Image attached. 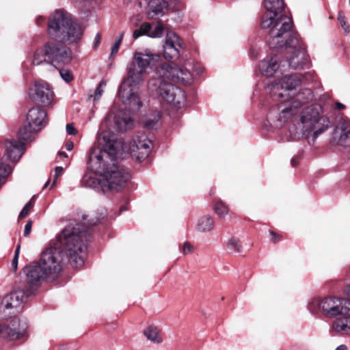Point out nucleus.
<instances>
[{"instance_id":"nucleus-11","label":"nucleus","mask_w":350,"mask_h":350,"mask_svg":"<svg viewBox=\"0 0 350 350\" xmlns=\"http://www.w3.org/2000/svg\"><path fill=\"white\" fill-rule=\"evenodd\" d=\"M301 80L302 79L298 75L284 76L278 83L271 85V96L275 100L291 99L299 93V92H295V90L300 85Z\"/></svg>"},{"instance_id":"nucleus-9","label":"nucleus","mask_w":350,"mask_h":350,"mask_svg":"<svg viewBox=\"0 0 350 350\" xmlns=\"http://www.w3.org/2000/svg\"><path fill=\"white\" fill-rule=\"evenodd\" d=\"M71 59V53L68 49L57 43L46 42L34 52L32 64L39 66L46 63L58 68L68 64Z\"/></svg>"},{"instance_id":"nucleus-45","label":"nucleus","mask_w":350,"mask_h":350,"mask_svg":"<svg viewBox=\"0 0 350 350\" xmlns=\"http://www.w3.org/2000/svg\"><path fill=\"white\" fill-rule=\"evenodd\" d=\"M18 263V258H13V260L12 262V268L14 272L17 270Z\"/></svg>"},{"instance_id":"nucleus-22","label":"nucleus","mask_w":350,"mask_h":350,"mask_svg":"<svg viewBox=\"0 0 350 350\" xmlns=\"http://www.w3.org/2000/svg\"><path fill=\"white\" fill-rule=\"evenodd\" d=\"M280 65L276 56H267L260 61L258 69L262 75L272 77L279 69Z\"/></svg>"},{"instance_id":"nucleus-14","label":"nucleus","mask_w":350,"mask_h":350,"mask_svg":"<svg viewBox=\"0 0 350 350\" xmlns=\"http://www.w3.org/2000/svg\"><path fill=\"white\" fill-rule=\"evenodd\" d=\"M112 123H113L112 126L120 131L131 129L134 125V121L129 115L123 111H117L115 107L111 109L107 116L103 122V126L104 124L110 125Z\"/></svg>"},{"instance_id":"nucleus-58","label":"nucleus","mask_w":350,"mask_h":350,"mask_svg":"<svg viewBox=\"0 0 350 350\" xmlns=\"http://www.w3.org/2000/svg\"><path fill=\"white\" fill-rule=\"evenodd\" d=\"M97 222H98L97 221H94V222L91 223V224L96 225L97 224Z\"/></svg>"},{"instance_id":"nucleus-18","label":"nucleus","mask_w":350,"mask_h":350,"mask_svg":"<svg viewBox=\"0 0 350 350\" xmlns=\"http://www.w3.org/2000/svg\"><path fill=\"white\" fill-rule=\"evenodd\" d=\"M183 42L180 37L173 31H167L163 46V55L165 59L176 58L180 55Z\"/></svg>"},{"instance_id":"nucleus-17","label":"nucleus","mask_w":350,"mask_h":350,"mask_svg":"<svg viewBox=\"0 0 350 350\" xmlns=\"http://www.w3.org/2000/svg\"><path fill=\"white\" fill-rule=\"evenodd\" d=\"M23 272L26 276V282L28 285L27 287L33 291L42 281L49 280V278L44 273V271L38 261L32 262L25 267Z\"/></svg>"},{"instance_id":"nucleus-41","label":"nucleus","mask_w":350,"mask_h":350,"mask_svg":"<svg viewBox=\"0 0 350 350\" xmlns=\"http://www.w3.org/2000/svg\"><path fill=\"white\" fill-rule=\"evenodd\" d=\"M66 129L68 135H75L77 133V131L75 129L72 124H68L66 126Z\"/></svg>"},{"instance_id":"nucleus-55","label":"nucleus","mask_w":350,"mask_h":350,"mask_svg":"<svg viewBox=\"0 0 350 350\" xmlns=\"http://www.w3.org/2000/svg\"><path fill=\"white\" fill-rule=\"evenodd\" d=\"M59 154L61 157H67V154L66 152H59Z\"/></svg>"},{"instance_id":"nucleus-3","label":"nucleus","mask_w":350,"mask_h":350,"mask_svg":"<svg viewBox=\"0 0 350 350\" xmlns=\"http://www.w3.org/2000/svg\"><path fill=\"white\" fill-rule=\"evenodd\" d=\"M165 79L190 84L193 79L192 74L174 63H164L157 68L156 77H152L148 83V90L152 95L175 108L184 107L187 101L185 92Z\"/></svg>"},{"instance_id":"nucleus-7","label":"nucleus","mask_w":350,"mask_h":350,"mask_svg":"<svg viewBox=\"0 0 350 350\" xmlns=\"http://www.w3.org/2000/svg\"><path fill=\"white\" fill-rule=\"evenodd\" d=\"M47 32L51 38L67 44L77 42L83 35L81 27L71 14L62 9L55 10L49 17Z\"/></svg>"},{"instance_id":"nucleus-1","label":"nucleus","mask_w":350,"mask_h":350,"mask_svg":"<svg viewBox=\"0 0 350 350\" xmlns=\"http://www.w3.org/2000/svg\"><path fill=\"white\" fill-rule=\"evenodd\" d=\"M86 232L82 225L75 220L70 221L57 235L55 241L41 254L38 261L49 280L56 279L63 268L64 256H66L75 268L84 264L87 247L83 243Z\"/></svg>"},{"instance_id":"nucleus-54","label":"nucleus","mask_w":350,"mask_h":350,"mask_svg":"<svg viewBox=\"0 0 350 350\" xmlns=\"http://www.w3.org/2000/svg\"><path fill=\"white\" fill-rule=\"evenodd\" d=\"M271 234L273 236V242H277L278 241L277 234L273 232H270Z\"/></svg>"},{"instance_id":"nucleus-43","label":"nucleus","mask_w":350,"mask_h":350,"mask_svg":"<svg viewBox=\"0 0 350 350\" xmlns=\"http://www.w3.org/2000/svg\"><path fill=\"white\" fill-rule=\"evenodd\" d=\"M31 227H32V222L31 221H29L25 224V230H24V235L25 236H27L30 234L31 230Z\"/></svg>"},{"instance_id":"nucleus-30","label":"nucleus","mask_w":350,"mask_h":350,"mask_svg":"<svg viewBox=\"0 0 350 350\" xmlns=\"http://www.w3.org/2000/svg\"><path fill=\"white\" fill-rule=\"evenodd\" d=\"M144 335L150 341L160 344L163 342V338L159 329L154 326H149L144 330Z\"/></svg>"},{"instance_id":"nucleus-16","label":"nucleus","mask_w":350,"mask_h":350,"mask_svg":"<svg viewBox=\"0 0 350 350\" xmlns=\"http://www.w3.org/2000/svg\"><path fill=\"white\" fill-rule=\"evenodd\" d=\"M332 141L335 144L350 148V119L348 117H340L333 131Z\"/></svg>"},{"instance_id":"nucleus-21","label":"nucleus","mask_w":350,"mask_h":350,"mask_svg":"<svg viewBox=\"0 0 350 350\" xmlns=\"http://www.w3.org/2000/svg\"><path fill=\"white\" fill-rule=\"evenodd\" d=\"M164 33V26L161 23H157L155 26H152L149 23H143L139 29L133 31V36L137 39L142 35H146L150 38H161Z\"/></svg>"},{"instance_id":"nucleus-44","label":"nucleus","mask_w":350,"mask_h":350,"mask_svg":"<svg viewBox=\"0 0 350 350\" xmlns=\"http://www.w3.org/2000/svg\"><path fill=\"white\" fill-rule=\"evenodd\" d=\"M192 252V246L189 243L184 244L183 252L184 254H188Z\"/></svg>"},{"instance_id":"nucleus-38","label":"nucleus","mask_w":350,"mask_h":350,"mask_svg":"<svg viewBox=\"0 0 350 350\" xmlns=\"http://www.w3.org/2000/svg\"><path fill=\"white\" fill-rule=\"evenodd\" d=\"M59 75L62 79L66 83H70L73 80L72 73L68 69H59Z\"/></svg>"},{"instance_id":"nucleus-4","label":"nucleus","mask_w":350,"mask_h":350,"mask_svg":"<svg viewBox=\"0 0 350 350\" xmlns=\"http://www.w3.org/2000/svg\"><path fill=\"white\" fill-rule=\"evenodd\" d=\"M160 55L146 49L135 51L127 65V77L118 90L120 99L131 112H137L142 106L139 96V85L144 81L148 69H152L160 60Z\"/></svg>"},{"instance_id":"nucleus-32","label":"nucleus","mask_w":350,"mask_h":350,"mask_svg":"<svg viewBox=\"0 0 350 350\" xmlns=\"http://www.w3.org/2000/svg\"><path fill=\"white\" fill-rule=\"evenodd\" d=\"M33 291L30 289L29 287L25 291L18 289L12 292L10 295L12 296V299H15L16 302H19V306L23 302L25 297L31 295Z\"/></svg>"},{"instance_id":"nucleus-31","label":"nucleus","mask_w":350,"mask_h":350,"mask_svg":"<svg viewBox=\"0 0 350 350\" xmlns=\"http://www.w3.org/2000/svg\"><path fill=\"white\" fill-rule=\"evenodd\" d=\"M11 297L12 298V296L9 294L3 298L0 306V317H3L1 316V312H5V310L16 308L20 306L19 302H16L15 299H11Z\"/></svg>"},{"instance_id":"nucleus-34","label":"nucleus","mask_w":350,"mask_h":350,"mask_svg":"<svg viewBox=\"0 0 350 350\" xmlns=\"http://www.w3.org/2000/svg\"><path fill=\"white\" fill-rule=\"evenodd\" d=\"M213 210L219 218L225 217L229 213L228 206L221 200L215 203Z\"/></svg>"},{"instance_id":"nucleus-36","label":"nucleus","mask_w":350,"mask_h":350,"mask_svg":"<svg viewBox=\"0 0 350 350\" xmlns=\"http://www.w3.org/2000/svg\"><path fill=\"white\" fill-rule=\"evenodd\" d=\"M338 21H339L345 33L347 35L350 31V27L346 21V18L343 12L340 11L338 13Z\"/></svg>"},{"instance_id":"nucleus-49","label":"nucleus","mask_w":350,"mask_h":350,"mask_svg":"<svg viewBox=\"0 0 350 350\" xmlns=\"http://www.w3.org/2000/svg\"><path fill=\"white\" fill-rule=\"evenodd\" d=\"M44 22V18L42 16L37 17L36 23L38 25H41Z\"/></svg>"},{"instance_id":"nucleus-15","label":"nucleus","mask_w":350,"mask_h":350,"mask_svg":"<svg viewBox=\"0 0 350 350\" xmlns=\"http://www.w3.org/2000/svg\"><path fill=\"white\" fill-rule=\"evenodd\" d=\"M29 94L31 100L44 105H51L53 100V92L49 84L44 81L35 82L30 88Z\"/></svg>"},{"instance_id":"nucleus-52","label":"nucleus","mask_w":350,"mask_h":350,"mask_svg":"<svg viewBox=\"0 0 350 350\" xmlns=\"http://www.w3.org/2000/svg\"><path fill=\"white\" fill-rule=\"evenodd\" d=\"M20 247H21V246L18 245L17 247L16 248L14 258H18L19 252H20Z\"/></svg>"},{"instance_id":"nucleus-53","label":"nucleus","mask_w":350,"mask_h":350,"mask_svg":"<svg viewBox=\"0 0 350 350\" xmlns=\"http://www.w3.org/2000/svg\"><path fill=\"white\" fill-rule=\"evenodd\" d=\"M335 350H348L347 347L345 345L338 346Z\"/></svg>"},{"instance_id":"nucleus-59","label":"nucleus","mask_w":350,"mask_h":350,"mask_svg":"<svg viewBox=\"0 0 350 350\" xmlns=\"http://www.w3.org/2000/svg\"><path fill=\"white\" fill-rule=\"evenodd\" d=\"M349 5H350V0H349Z\"/></svg>"},{"instance_id":"nucleus-57","label":"nucleus","mask_w":350,"mask_h":350,"mask_svg":"<svg viewBox=\"0 0 350 350\" xmlns=\"http://www.w3.org/2000/svg\"><path fill=\"white\" fill-rule=\"evenodd\" d=\"M49 180H48L46 181V183L44 184V188H46V187L49 185Z\"/></svg>"},{"instance_id":"nucleus-13","label":"nucleus","mask_w":350,"mask_h":350,"mask_svg":"<svg viewBox=\"0 0 350 350\" xmlns=\"http://www.w3.org/2000/svg\"><path fill=\"white\" fill-rule=\"evenodd\" d=\"M27 322L16 317L5 325V328L3 329L0 325V333H3L11 340H25L27 338Z\"/></svg>"},{"instance_id":"nucleus-25","label":"nucleus","mask_w":350,"mask_h":350,"mask_svg":"<svg viewBox=\"0 0 350 350\" xmlns=\"http://www.w3.org/2000/svg\"><path fill=\"white\" fill-rule=\"evenodd\" d=\"M98 174L95 172L86 173L81 180L82 185L88 188L101 189L103 191V178H98Z\"/></svg>"},{"instance_id":"nucleus-20","label":"nucleus","mask_w":350,"mask_h":350,"mask_svg":"<svg viewBox=\"0 0 350 350\" xmlns=\"http://www.w3.org/2000/svg\"><path fill=\"white\" fill-rule=\"evenodd\" d=\"M4 148L5 156L12 161H18L25 152L24 144L14 139H6Z\"/></svg>"},{"instance_id":"nucleus-35","label":"nucleus","mask_w":350,"mask_h":350,"mask_svg":"<svg viewBox=\"0 0 350 350\" xmlns=\"http://www.w3.org/2000/svg\"><path fill=\"white\" fill-rule=\"evenodd\" d=\"M152 118H147L144 122V127L147 129H153L156 127V125L160 120L161 115L158 111L154 112L152 115Z\"/></svg>"},{"instance_id":"nucleus-12","label":"nucleus","mask_w":350,"mask_h":350,"mask_svg":"<svg viewBox=\"0 0 350 350\" xmlns=\"http://www.w3.org/2000/svg\"><path fill=\"white\" fill-rule=\"evenodd\" d=\"M291 49V54L286 57L288 66L292 69L303 68L308 63V55L306 46L300 40L299 36H294L290 42L284 46Z\"/></svg>"},{"instance_id":"nucleus-28","label":"nucleus","mask_w":350,"mask_h":350,"mask_svg":"<svg viewBox=\"0 0 350 350\" xmlns=\"http://www.w3.org/2000/svg\"><path fill=\"white\" fill-rule=\"evenodd\" d=\"M33 126H31L28 123L27 125L21 127L18 131V137L21 139L25 142H31L34 138L37 133L40 131V130L35 129Z\"/></svg>"},{"instance_id":"nucleus-5","label":"nucleus","mask_w":350,"mask_h":350,"mask_svg":"<svg viewBox=\"0 0 350 350\" xmlns=\"http://www.w3.org/2000/svg\"><path fill=\"white\" fill-rule=\"evenodd\" d=\"M260 26L266 31L268 44L272 49H282L294 36H299L293 30L292 18L285 13L265 12L261 17Z\"/></svg>"},{"instance_id":"nucleus-48","label":"nucleus","mask_w":350,"mask_h":350,"mask_svg":"<svg viewBox=\"0 0 350 350\" xmlns=\"http://www.w3.org/2000/svg\"><path fill=\"white\" fill-rule=\"evenodd\" d=\"M195 71L196 72L197 75H201L203 72V69L200 66V64H196L194 66Z\"/></svg>"},{"instance_id":"nucleus-29","label":"nucleus","mask_w":350,"mask_h":350,"mask_svg":"<svg viewBox=\"0 0 350 350\" xmlns=\"http://www.w3.org/2000/svg\"><path fill=\"white\" fill-rule=\"evenodd\" d=\"M148 3L149 12L156 14L163 13V10L167 7L166 0H145Z\"/></svg>"},{"instance_id":"nucleus-24","label":"nucleus","mask_w":350,"mask_h":350,"mask_svg":"<svg viewBox=\"0 0 350 350\" xmlns=\"http://www.w3.org/2000/svg\"><path fill=\"white\" fill-rule=\"evenodd\" d=\"M152 146V141L148 139L145 135L139 136L136 142V146L137 148L139 150H142V152H140L141 155L137 156V159L142 161L146 158L150 153Z\"/></svg>"},{"instance_id":"nucleus-26","label":"nucleus","mask_w":350,"mask_h":350,"mask_svg":"<svg viewBox=\"0 0 350 350\" xmlns=\"http://www.w3.org/2000/svg\"><path fill=\"white\" fill-rule=\"evenodd\" d=\"M264 5L266 9L265 12L273 14L285 13L284 3L283 0H264Z\"/></svg>"},{"instance_id":"nucleus-6","label":"nucleus","mask_w":350,"mask_h":350,"mask_svg":"<svg viewBox=\"0 0 350 350\" xmlns=\"http://www.w3.org/2000/svg\"><path fill=\"white\" fill-rule=\"evenodd\" d=\"M329 126V120L325 117H319L317 106L311 105L301 112L299 119L289 129L292 139L306 138L310 145H313L318 136Z\"/></svg>"},{"instance_id":"nucleus-37","label":"nucleus","mask_w":350,"mask_h":350,"mask_svg":"<svg viewBox=\"0 0 350 350\" xmlns=\"http://www.w3.org/2000/svg\"><path fill=\"white\" fill-rule=\"evenodd\" d=\"M107 83H106V81H101L98 85L97 86L96 90H95V92H94V102L96 103L97 102L101 97V96L103 95V93L104 92V88L106 86Z\"/></svg>"},{"instance_id":"nucleus-46","label":"nucleus","mask_w":350,"mask_h":350,"mask_svg":"<svg viewBox=\"0 0 350 350\" xmlns=\"http://www.w3.org/2000/svg\"><path fill=\"white\" fill-rule=\"evenodd\" d=\"M100 40H101L100 35L99 33H97L94 38V48L97 47V46L100 44Z\"/></svg>"},{"instance_id":"nucleus-8","label":"nucleus","mask_w":350,"mask_h":350,"mask_svg":"<svg viewBox=\"0 0 350 350\" xmlns=\"http://www.w3.org/2000/svg\"><path fill=\"white\" fill-rule=\"evenodd\" d=\"M312 97V91L305 89L291 99L284 98L277 109H273L269 113L267 120L269 124L275 129L282 128L297 116L301 107Z\"/></svg>"},{"instance_id":"nucleus-51","label":"nucleus","mask_w":350,"mask_h":350,"mask_svg":"<svg viewBox=\"0 0 350 350\" xmlns=\"http://www.w3.org/2000/svg\"><path fill=\"white\" fill-rule=\"evenodd\" d=\"M124 35V31L120 32L119 36H118V38L116 39V41H119V42L122 43Z\"/></svg>"},{"instance_id":"nucleus-2","label":"nucleus","mask_w":350,"mask_h":350,"mask_svg":"<svg viewBox=\"0 0 350 350\" xmlns=\"http://www.w3.org/2000/svg\"><path fill=\"white\" fill-rule=\"evenodd\" d=\"M97 142L99 146L92 147L89 154V167L103 178V192L120 191L131 177L129 170L117 161L118 155L123 150V144L107 130L98 134Z\"/></svg>"},{"instance_id":"nucleus-27","label":"nucleus","mask_w":350,"mask_h":350,"mask_svg":"<svg viewBox=\"0 0 350 350\" xmlns=\"http://www.w3.org/2000/svg\"><path fill=\"white\" fill-rule=\"evenodd\" d=\"M214 224L213 218L209 215H205L198 219L196 228L200 232H209L213 229Z\"/></svg>"},{"instance_id":"nucleus-10","label":"nucleus","mask_w":350,"mask_h":350,"mask_svg":"<svg viewBox=\"0 0 350 350\" xmlns=\"http://www.w3.org/2000/svg\"><path fill=\"white\" fill-rule=\"evenodd\" d=\"M307 308L311 314L321 312L329 318L346 314L349 308L345 299L335 296L312 298L308 301Z\"/></svg>"},{"instance_id":"nucleus-23","label":"nucleus","mask_w":350,"mask_h":350,"mask_svg":"<svg viewBox=\"0 0 350 350\" xmlns=\"http://www.w3.org/2000/svg\"><path fill=\"white\" fill-rule=\"evenodd\" d=\"M334 332L340 335L350 336V309L346 314H339L332 323Z\"/></svg>"},{"instance_id":"nucleus-39","label":"nucleus","mask_w":350,"mask_h":350,"mask_svg":"<svg viewBox=\"0 0 350 350\" xmlns=\"http://www.w3.org/2000/svg\"><path fill=\"white\" fill-rule=\"evenodd\" d=\"M33 206V204L32 203L31 201H29V202H27L25 206L23 207V208L22 209V211H21L20 214H19V218H23L25 217H26L30 210L32 208Z\"/></svg>"},{"instance_id":"nucleus-56","label":"nucleus","mask_w":350,"mask_h":350,"mask_svg":"<svg viewBox=\"0 0 350 350\" xmlns=\"http://www.w3.org/2000/svg\"><path fill=\"white\" fill-rule=\"evenodd\" d=\"M291 163H292V165H293V167H295V166L296 165V163H295V160H294V159H291Z\"/></svg>"},{"instance_id":"nucleus-40","label":"nucleus","mask_w":350,"mask_h":350,"mask_svg":"<svg viewBox=\"0 0 350 350\" xmlns=\"http://www.w3.org/2000/svg\"><path fill=\"white\" fill-rule=\"evenodd\" d=\"M63 172H64V168L62 167L58 166V167H55V176H54L55 177H54V180H53L52 185H51V188L55 185L57 178L63 174Z\"/></svg>"},{"instance_id":"nucleus-19","label":"nucleus","mask_w":350,"mask_h":350,"mask_svg":"<svg viewBox=\"0 0 350 350\" xmlns=\"http://www.w3.org/2000/svg\"><path fill=\"white\" fill-rule=\"evenodd\" d=\"M26 120L33 129L41 131L48 123L46 111L40 107H32L27 113Z\"/></svg>"},{"instance_id":"nucleus-42","label":"nucleus","mask_w":350,"mask_h":350,"mask_svg":"<svg viewBox=\"0 0 350 350\" xmlns=\"http://www.w3.org/2000/svg\"><path fill=\"white\" fill-rule=\"evenodd\" d=\"M120 44H121V43L119 42V41H116V40L115 41L113 46L111 49V56L115 55L118 53Z\"/></svg>"},{"instance_id":"nucleus-33","label":"nucleus","mask_w":350,"mask_h":350,"mask_svg":"<svg viewBox=\"0 0 350 350\" xmlns=\"http://www.w3.org/2000/svg\"><path fill=\"white\" fill-rule=\"evenodd\" d=\"M226 248L231 253H239L242 250L240 240L237 237H230L226 242Z\"/></svg>"},{"instance_id":"nucleus-47","label":"nucleus","mask_w":350,"mask_h":350,"mask_svg":"<svg viewBox=\"0 0 350 350\" xmlns=\"http://www.w3.org/2000/svg\"><path fill=\"white\" fill-rule=\"evenodd\" d=\"M66 149L68 151H70L73 149L74 144L71 141H68L65 144Z\"/></svg>"},{"instance_id":"nucleus-50","label":"nucleus","mask_w":350,"mask_h":350,"mask_svg":"<svg viewBox=\"0 0 350 350\" xmlns=\"http://www.w3.org/2000/svg\"><path fill=\"white\" fill-rule=\"evenodd\" d=\"M336 108L339 110L344 109H345V105L340 102H336Z\"/></svg>"}]
</instances>
